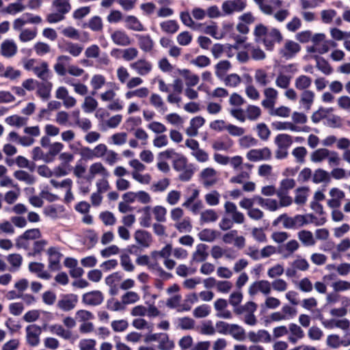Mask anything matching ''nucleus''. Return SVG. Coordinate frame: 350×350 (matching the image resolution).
Instances as JSON below:
<instances>
[{
  "label": "nucleus",
  "mask_w": 350,
  "mask_h": 350,
  "mask_svg": "<svg viewBox=\"0 0 350 350\" xmlns=\"http://www.w3.org/2000/svg\"><path fill=\"white\" fill-rule=\"evenodd\" d=\"M326 218L321 217L319 219L312 214L296 215L289 217L286 214L280 215L274 221L273 225L282 223L284 228L298 229L309 224H314L315 226H323L326 222Z\"/></svg>",
  "instance_id": "1"
},
{
  "label": "nucleus",
  "mask_w": 350,
  "mask_h": 350,
  "mask_svg": "<svg viewBox=\"0 0 350 350\" xmlns=\"http://www.w3.org/2000/svg\"><path fill=\"white\" fill-rule=\"evenodd\" d=\"M312 44L306 49L309 53L323 55L327 53L330 48H336L337 43L332 40H327L323 33H314L312 40Z\"/></svg>",
  "instance_id": "2"
},
{
  "label": "nucleus",
  "mask_w": 350,
  "mask_h": 350,
  "mask_svg": "<svg viewBox=\"0 0 350 350\" xmlns=\"http://www.w3.org/2000/svg\"><path fill=\"white\" fill-rule=\"evenodd\" d=\"M258 305L253 301H249L244 304L233 310L237 316L243 315V322L250 326H254L257 323V318L254 313L257 310Z\"/></svg>",
  "instance_id": "3"
},
{
  "label": "nucleus",
  "mask_w": 350,
  "mask_h": 350,
  "mask_svg": "<svg viewBox=\"0 0 350 350\" xmlns=\"http://www.w3.org/2000/svg\"><path fill=\"white\" fill-rule=\"evenodd\" d=\"M274 144L276 146L275 158L277 159H284L288 155V150L293 144V137L286 133L278 134L274 138Z\"/></svg>",
  "instance_id": "4"
},
{
  "label": "nucleus",
  "mask_w": 350,
  "mask_h": 350,
  "mask_svg": "<svg viewBox=\"0 0 350 350\" xmlns=\"http://www.w3.org/2000/svg\"><path fill=\"white\" fill-rule=\"evenodd\" d=\"M297 311L292 306L285 304L281 310L272 312L269 315V319L272 322H281L291 320L296 315Z\"/></svg>",
  "instance_id": "5"
},
{
  "label": "nucleus",
  "mask_w": 350,
  "mask_h": 350,
  "mask_svg": "<svg viewBox=\"0 0 350 350\" xmlns=\"http://www.w3.org/2000/svg\"><path fill=\"white\" fill-rule=\"evenodd\" d=\"M41 327L36 324H30L25 327V340L27 344L32 347H38L40 343Z\"/></svg>",
  "instance_id": "6"
},
{
  "label": "nucleus",
  "mask_w": 350,
  "mask_h": 350,
  "mask_svg": "<svg viewBox=\"0 0 350 350\" xmlns=\"http://www.w3.org/2000/svg\"><path fill=\"white\" fill-rule=\"evenodd\" d=\"M42 21V18L38 15H33L31 13H25L20 17L14 20L12 27L14 30L19 31L27 24H39Z\"/></svg>",
  "instance_id": "7"
},
{
  "label": "nucleus",
  "mask_w": 350,
  "mask_h": 350,
  "mask_svg": "<svg viewBox=\"0 0 350 350\" xmlns=\"http://www.w3.org/2000/svg\"><path fill=\"white\" fill-rule=\"evenodd\" d=\"M271 150L268 147L258 149H251L246 153V158L252 162L269 161L271 159Z\"/></svg>",
  "instance_id": "8"
},
{
  "label": "nucleus",
  "mask_w": 350,
  "mask_h": 350,
  "mask_svg": "<svg viewBox=\"0 0 350 350\" xmlns=\"http://www.w3.org/2000/svg\"><path fill=\"white\" fill-rule=\"evenodd\" d=\"M271 291V282L265 280L254 282L249 286L247 290V293L251 297H254L259 292L267 295L270 294Z\"/></svg>",
  "instance_id": "9"
},
{
  "label": "nucleus",
  "mask_w": 350,
  "mask_h": 350,
  "mask_svg": "<svg viewBox=\"0 0 350 350\" xmlns=\"http://www.w3.org/2000/svg\"><path fill=\"white\" fill-rule=\"evenodd\" d=\"M96 176L109 177V172L100 161L94 162L89 166L86 178L91 182Z\"/></svg>",
  "instance_id": "10"
},
{
  "label": "nucleus",
  "mask_w": 350,
  "mask_h": 350,
  "mask_svg": "<svg viewBox=\"0 0 350 350\" xmlns=\"http://www.w3.org/2000/svg\"><path fill=\"white\" fill-rule=\"evenodd\" d=\"M267 40H264V46L267 51H273L275 44H280L283 40L281 31L275 27H270Z\"/></svg>",
  "instance_id": "11"
},
{
  "label": "nucleus",
  "mask_w": 350,
  "mask_h": 350,
  "mask_svg": "<svg viewBox=\"0 0 350 350\" xmlns=\"http://www.w3.org/2000/svg\"><path fill=\"white\" fill-rule=\"evenodd\" d=\"M130 68L139 76H146L152 70V64L144 58H141L130 64Z\"/></svg>",
  "instance_id": "12"
},
{
  "label": "nucleus",
  "mask_w": 350,
  "mask_h": 350,
  "mask_svg": "<svg viewBox=\"0 0 350 350\" xmlns=\"http://www.w3.org/2000/svg\"><path fill=\"white\" fill-rule=\"evenodd\" d=\"M301 50L300 45L291 40L285 41L283 46L280 49V55L286 59L293 57Z\"/></svg>",
  "instance_id": "13"
},
{
  "label": "nucleus",
  "mask_w": 350,
  "mask_h": 350,
  "mask_svg": "<svg viewBox=\"0 0 350 350\" xmlns=\"http://www.w3.org/2000/svg\"><path fill=\"white\" fill-rule=\"evenodd\" d=\"M78 303V297L75 294H66L62 297L57 303V307L64 311L69 312L73 310Z\"/></svg>",
  "instance_id": "14"
},
{
  "label": "nucleus",
  "mask_w": 350,
  "mask_h": 350,
  "mask_svg": "<svg viewBox=\"0 0 350 350\" xmlns=\"http://www.w3.org/2000/svg\"><path fill=\"white\" fill-rule=\"evenodd\" d=\"M278 91L273 87H266L263 90L265 98L262 100L261 105L265 109L273 108L278 98Z\"/></svg>",
  "instance_id": "15"
},
{
  "label": "nucleus",
  "mask_w": 350,
  "mask_h": 350,
  "mask_svg": "<svg viewBox=\"0 0 350 350\" xmlns=\"http://www.w3.org/2000/svg\"><path fill=\"white\" fill-rule=\"evenodd\" d=\"M110 38L113 44L118 46H127L132 43L130 36L122 29L113 31L110 34Z\"/></svg>",
  "instance_id": "16"
},
{
  "label": "nucleus",
  "mask_w": 350,
  "mask_h": 350,
  "mask_svg": "<svg viewBox=\"0 0 350 350\" xmlns=\"http://www.w3.org/2000/svg\"><path fill=\"white\" fill-rule=\"evenodd\" d=\"M200 180L206 187L213 186L217 182V172L212 167L204 168L200 173Z\"/></svg>",
  "instance_id": "17"
},
{
  "label": "nucleus",
  "mask_w": 350,
  "mask_h": 350,
  "mask_svg": "<svg viewBox=\"0 0 350 350\" xmlns=\"http://www.w3.org/2000/svg\"><path fill=\"white\" fill-rule=\"evenodd\" d=\"M221 12L223 16H230L234 12H241L244 10L243 3H237L234 0H226L221 3Z\"/></svg>",
  "instance_id": "18"
},
{
  "label": "nucleus",
  "mask_w": 350,
  "mask_h": 350,
  "mask_svg": "<svg viewBox=\"0 0 350 350\" xmlns=\"http://www.w3.org/2000/svg\"><path fill=\"white\" fill-rule=\"evenodd\" d=\"M198 28L200 29L204 33L210 35L217 40L222 39L225 33L223 31L219 30L217 23L211 22L208 25L198 24Z\"/></svg>",
  "instance_id": "19"
},
{
  "label": "nucleus",
  "mask_w": 350,
  "mask_h": 350,
  "mask_svg": "<svg viewBox=\"0 0 350 350\" xmlns=\"http://www.w3.org/2000/svg\"><path fill=\"white\" fill-rule=\"evenodd\" d=\"M18 51L16 42L11 39H6L2 42L0 46V53L5 58L13 57Z\"/></svg>",
  "instance_id": "20"
},
{
  "label": "nucleus",
  "mask_w": 350,
  "mask_h": 350,
  "mask_svg": "<svg viewBox=\"0 0 350 350\" xmlns=\"http://www.w3.org/2000/svg\"><path fill=\"white\" fill-rule=\"evenodd\" d=\"M272 127L277 131H290L294 133L306 132L308 127L301 128L291 122L275 121L272 123Z\"/></svg>",
  "instance_id": "21"
},
{
  "label": "nucleus",
  "mask_w": 350,
  "mask_h": 350,
  "mask_svg": "<svg viewBox=\"0 0 350 350\" xmlns=\"http://www.w3.org/2000/svg\"><path fill=\"white\" fill-rule=\"evenodd\" d=\"M46 254L49 257V267L52 270L57 269L62 258L59 247H51L47 250Z\"/></svg>",
  "instance_id": "22"
},
{
  "label": "nucleus",
  "mask_w": 350,
  "mask_h": 350,
  "mask_svg": "<svg viewBox=\"0 0 350 350\" xmlns=\"http://www.w3.org/2000/svg\"><path fill=\"white\" fill-rule=\"evenodd\" d=\"M104 299L103 293L99 291H93L85 293L82 297V302L88 306L100 305Z\"/></svg>",
  "instance_id": "23"
},
{
  "label": "nucleus",
  "mask_w": 350,
  "mask_h": 350,
  "mask_svg": "<svg viewBox=\"0 0 350 350\" xmlns=\"http://www.w3.org/2000/svg\"><path fill=\"white\" fill-rule=\"evenodd\" d=\"M43 213L48 217L56 219L64 216L65 208L62 205L53 204L45 207Z\"/></svg>",
  "instance_id": "24"
},
{
  "label": "nucleus",
  "mask_w": 350,
  "mask_h": 350,
  "mask_svg": "<svg viewBox=\"0 0 350 350\" xmlns=\"http://www.w3.org/2000/svg\"><path fill=\"white\" fill-rule=\"evenodd\" d=\"M139 49L144 53H150L154 46V42L148 34H140L137 36Z\"/></svg>",
  "instance_id": "25"
},
{
  "label": "nucleus",
  "mask_w": 350,
  "mask_h": 350,
  "mask_svg": "<svg viewBox=\"0 0 350 350\" xmlns=\"http://www.w3.org/2000/svg\"><path fill=\"white\" fill-rule=\"evenodd\" d=\"M33 72L39 79L46 81L51 77V71L46 62L40 60Z\"/></svg>",
  "instance_id": "26"
},
{
  "label": "nucleus",
  "mask_w": 350,
  "mask_h": 350,
  "mask_svg": "<svg viewBox=\"0 0 350 350\" xmlns=\"http://www.w3.org/2000/svg\"><path fill=\"white\" fill-rule=\"evenodd\" d=\"M288 332L290 334L288 336V340L292 344L297 343L304 337V330L296 323H291L288 325Z\"/></svg>",
  "instance_id": "27"
},
{
  "label": "nucleus",
  "mask_w": 350,
  "mask_h": 350,
  "mask_svg": "<svg viewBox=\"0 0 350 350\" xmlns=\"http://www.w3.org/2000/svg\"><path fill=\"white\" fill-rule=\"evenodd\" d=\"M49 332L64 340H70L72 338V332L66 329L63 325L57 323L49 325L47 327Z\"/></svg>",
  "instance_id": "28"
},
{
  "label": "nucleus",
  "mask_w": 350,
  "mask_h": 350,
  "mask_svg": "<svg viewBox=\"0 0 350 350\" xmlns=\"http://www.w3.org/2000/svg\"><path fill=\"white\" fill-rule=\"evenodd\" d=\"M269 30L270 27L263 24L259 23L256 25L253 30L254 41L256 43L262 44L264 45V40H267Z\"/></svg>",
  "instance_id": "29"
},
{
  "label": "nucleus",
  "mask_w": 350,
  "mask_h": 350,
  "mask_svg": "<svg viewBox=\"0 0 350 350\" xmlns=\"http://www.w3.org/2000/svg\"><path fill=\"white\" fill-rule=\"evenodd\" d=\"M134 239L142 247H148L152 243L151 234L142 230H137L134 233Z\"/></svg>",
  "instance_id": "30"
},
{
  "label": "nucleus",
  "mask_w": 350,
  "mask_h": 350,
  "mask_svg": "<svg viewBox=\"0 0 350 350\" xmlns=\"http://www.w3.org/2000/svg\"><path fill=\"white\" fill-rule=\"evenodd\" d=\"M178 74L185 80L186 87L196 86L200 81L199 77L188 69L178 70Z\"/></svg>",
  "instance_id": "31"
},
{
  "label": "nucleus",
  "mask_w": 350,
  "mask_h": 350,
  "mask_svg": "<svg viewBox=\"0 0 350 350\" xmlns=\"http://www.w3.org/2000/svg\"><path fill=\"white\" fill-rule=\"evenodd\" d=\"M59 48L63 52L68 53L73 57H78L82 53L83 46L70 41L65 42Z\"/></svg>",
  "instance_id": "32"
},
{
  "label": "nucleus",
  "mask_w": 350,
  "mask_h": 350,
  "mask_svg": "<svg viewBox=\"0 0 350 350\" xmlns=\"http://www.w3.org/2000/svg\"><path fill=\"white\" fill-rule=\"evenodd\" d=\"M207 250L208 246L206 245L203 243L198 244L196 247V250L192 254L193 260L197 262H204L208 256Z\"/></svg>",
  "instance_id": "33"
},
{
  "label": "nucleus",
  "mask_w": 350,
  "mask_h": 350,
  "mask_svg": "<svg viewBox=\"0 0 350 350\" xmlns=\"http://www.w3.org/2000/svg\"><path fill=\"white\" fill-rule=\"evenodd\" d=\"M297 237L301 243L306 247H312L316 245V239L310 230H302L298 232Z\"/></svg>",
  "instance_id": "34"
},
{
  "label": "nucleus",
  "mask_w": 350,
  "mask_h": 350,
  "mask_svg": "<svg viewBox=\"0 0 350 350\" xmlns=\"http://www.w3.org/2000/svg\"><path fill=\"white\" fill-rule=\"evenodd\" d=\"M254 79L260 86L266 87L272 81V77L269 76L266 70L259 68L255 70Z\"/></svg>",
  "instance_id": "35"
},
{
  "label": "nucleus",
  "mask_w": 350,
  "mask_h": 350,
  "mask_svg": "<svg viewBox=\"0 0 350 350\" xmlns=\"http://www.w3.org/2000/svg\"><path fill=\"white\" fill-rule=\"evenodd\" d=\"M29 269L31 272L36 273L40 278L48 280L51 278L50 274L44 271V265L41 262H30Z\"/></svg>",
  "instance_id": "36"
},
{
  "label": "nucleus",
  "mask_w": 350,
  "mask_h": 350,
  "mask_svg": "<svg viewBox=\"0 0 350 350\" xmlns=\"http://www.w3.org/2000/svg\"><path fill=\"white\" fill-rule=\"evenodd\" d=\"M125 27L135 31H143L145 30L144 25L135 16H127L124 18Z\"/></svg>",
  "instance_id": "37"
},
{
  "label": "nucleus",
  "mask_w": 350,
  "mask_h": 350,
  "mask_svg": "<svg viewBox=\"0 0 350 350\" xmlns=\"http://www.w3.org/2000/svg\"><path fill=\"white\" fill-rule=\"evenodd\" d=\"M52 83L51 82L40 83L37 85V95L42 100H47L51 97V92L52 90Z\"/></svg>",
  "instance_id": "38"
},
{
  "label": "nucleus",
  "mask_w": 350,
  "mask_h": 350,
  "mask_svg": "<svg viewBox=\"0 0 350 350\" xmlns=\"http://www.w3.org/2000/svg\"><path fill=\"white\" fill-rule=\"evenodd\" d=\"M315 98L314 93L311 90H305L301 94L299 103L306 110H310Z\"/></svg>",
  "instance_id": "39"
},
{
  "label": "nucleus",
  "mask_w": 350,
  "mask_h": 350,
  "mask_svg": "<svg viewBox=\"0 0 350 350\" xmlns=\"http://www.w3.org/2000/svg\"><path fill=\"white\" fill-rule=\"evenodd\" d=\"M175 324L177 329L182 330H191L195 327V321L189 317H180L176 319Z\"/></svg>",
  "instance_id": "40"
},
{
  "label": "nucleus",
  "mask_w": 350,
  "mask_h": 350,
  "mask_svg": "<svg viewBox=\"0 0 350 350\" xmlns=\"http://www.w3.org/2000/svg\"><path fill=\"white\" fill-rule=\"evenodd\" d=\"M258 141L251 135H243L238 140L239 146L241 149H248L258 145Z\"/></svg>",
  "instance_id": "41"
},
{
  "label": "nucleus",
  "mask_w": 350,
  "mask_h": 350,
  "mask_svg": "<svg viewBox=\"0 0 350 350\" xmlns=\"http://www.w3.org/2000/svg\"><path fill=\"white\" fill-rule=\"evenodd\" d=\"M233 146V142L230 138L217 139L212 144V148L216 151H228Z\"/></svg>",
  "instance_id": "42"
},
{
  "label": "nucleus",
  "mask_w": 350,
  "mask_h": 350,
  "mask_svg": "<svg viewBox=\"0 0 350 350\" xmlns=\"http://www.w3.org/2000/svg\"><path fill=\"white\" fill-rule=\"evenodd\" d=\"M150 103L157 111L165 113L167 111V106L165 105L162 97L156 93H152L150 96Z\"/></svg>",
  "instance_id": "43"
},
{
  "label": "nucleus",
  "mask_w": 350,
  "mask_h": 350,
  "mask_svg": "<svg viewBox=\"0 0 350 350\" xmlns=\"http://www.w3.org/2000/svg\"><path fill=\"white\" fill-rule=\"evenodd\" d=\"M98 103L93 96H85L81 108L86 113H91L94 112L98 107Z\"/></svg>",
  "instance_id": "44"
},
{
  "label": "nucleus",
  "mask_w": 350,
  "mask_h": 350,
  "mask_svg": "<svg viewBox=\"0 0 350 350\" xmlns=\"http://www.w3.org/2000/svg\"><path fill=\"white\" fill-rule=\"evenodd\" d=\"M323 325L326 327H337L342 330H348L350 327V321L347 319H333L324 322Z\"/></svg>",
  "instance_id": "45"
},
{
  "label": "nucleus",
  "mask_w": 350,
  "mask_h": 350,
  "mask_svg": "<svg viewBox=\"0 0 350 350\" xmlns=\"http://www.w3.org/2000/svg\"><path fill=\"white\" fill-rule=\"evenodd\" d=\"M291 79L292 77L284 72H280L275 79V84L278 88L287 89L291 85Z\"/></svg>",
  "instance_id": "46"
},
{
  "label": "nucleus",
  "mask_w": 350,
  "mask_h": 350,
  "mask_svg": "<svg viewBox=\"0 0 350 350\" xmlns=\"http://www.w3.org/2000/svg\"><path fill=\"white\" fill-rule=\"evenodd\" d=\"M218 235L219 232L217 231L210 228L203 229L198 234L200 241L208 243L213 242Z\"/></svg>",
  "instance_id": "47"
},
{
  "label": "nucleus",
  "mask_w": 350,
  "mask_h": 350,
  "mask_svg": "<svg viewBox=\"0 0 350 350\" xmlns=\"http://www.w3.org/2000/svg\"><path fill=\"white\" fill-rule=\"evenodd\" d=\"M228 334H230L234 339L241 341L245 338V332L241 326L231 323Z\"/></svg>",
  "instance_id": "48"
},
{
  "label": "nucleus",
  "mask_w": 350,
  "mask_h": 350,
  "mask_svg": "<svg viewBox=\"0 0 350 350\" xmlns=\"http://www.w3.org/2000/svg\"><path fill=\"white\" fill-rule=\"evenodd\" d=\"M230 67L231 65L228 61H220L215 66V74L217 78L223 79L226 73L230 70Z\"/></svg>",
  "instance_id": "49"
},
{
  "label": "nucleus",
  "mask_w": 350,
  "mask_h": 350,
  "mask_svg": "<svg viewBox=\"0 0 350 350\" xmlns=\"http://www.w3.org/2000/svg\"><path fill=\"white\" fill-rule=\"evenodd\" d=\"M174 228L180 233L190 232L193 228L190 217H184L178 222L174 223Z\"/></svg>",
  "instance_id": "50"
},
{
  "label": "nucleus",
  "mask_w": 350,
  "mask_h": 350,
  "mask_svg": "<svg viewBox=\"0 0 350 350\" xmlns=\"http://www.w3.org/2000/svg\"><path fill=\"white\" fill-rule=\"evenodd\" d=\"M312 84V79L306 75H301L295 80V87L299 90H307Z\"/></svg>",
  "instance_id": "51"
},
{
  "label": "nucleus",
  "mask_w": 350,
  "mask_h": 350,
  "mask_svg": "<svg viewBox=\"0 0 350 350\" xmlns=\"http://www.w3.org/2000/svg\"><path fill=\"white\" fill-rule=\"evenodd\" d=\"M159 350H173L175 347L174 342L171 340L167 334L163 333L158 342Z\"/></svg>",
  "instance_id": "52"
},
{
  "label": "nucleus",
  "mask_w": 350,
  "mask_h": 350,
  "mask_svg": "<svg viewBox=\"0 0 350 350\" xmlns=\"http://www.w3.org/2000/svg\"><path fill=\"white\" fill-rule=\"evenodd\" d=\"M14 176L19 181L23 182L27 185H32L36 181V178L32 174L23 170L14 172Z\"/></svg>",
  "instance_id": "53"
},
{
  "label": "nucleus",
  "mask_w": 350,
  "mask_h": 350,
  "mask_svg": "<svg viewBox=\"0 0 350 350\" xmlns=\"http://www.w3.org/2000/svg\"><path fill=\"white\" fill-rule=\"evenodd\" d=\"M106 83L105 77L100 74L92 76L90 80V85L94 90L92 94H95L98 90L102 88Z\"/></svg>",
  "instance_id": "54"
},
{
  "label": "nucleus",
  "mask_w": 350,
  "mask_h": 350,
  "mask_svg": "<svg viewBox=\"0 0 350 350\" xmlns=\"http://www.w3.org/2000/svg\"><path fill=\"white\" fill-rule=\"evenodd\" d=\"M170 184V180L167 178H163L154 182L150 186V189L155 193L163 192L168 188Z\"/></svg>",
  "instance_id": "55"
},
{
  "label": "nucleus",
  "mask_w": 350,
  "mask_h": 350,
  "mask_svg": "<svg viewBox=\"0 0 350 350\" xmlns=\"http://www.w3.org/2000/svg\"><path fill=\"white\" fill-rule=\"evenodd\" d=\"M258 204L264 208L267 209L270 211H277L280 205L277 200L270 198H258Z\"/></svg>",
  "instance_id": "56"
},
{
  "label": "nucleus",
  "mask_w": 350,
  "mask_h": 350,
  "mask_svg": "<svg viewBox=\"0 0 350 350\" xmlns=\"http://www.w3.org/2000/svg\"><path fill=\"white\" fill-rule=\"evenodd\" d=\"M316 67L324 75H329L333 72L330 64L323 57H316Z\"/></svg>",
  "instance_id": "57"
},
{
  "label": "nucleus",
  "mask_w": 350,
  "mask_h": 350,
  "mask_svg": "<svg viewBox=\"0 0 350 350\" xmlns=\"http://www.w3.org/2000/svg\"><path fill=\"white\" fill-rule=\"evenodd\" d=\"M243 299V294L242 291L237 290L230 293L229 295L228 302L233 308V310H235V308H238L241 306L240 304L242 302Z\"/></svg>",
  "instance_id": "58"
},
{
  "label": "nucleus",
  "mask_w": 350,
  "mask_h": 350,
  "mask_svg": "<svg viewBox=\"0 0 350 350\" xmlns=\"http://www.w3.org/2000/svg\"><path fill=\"white\" fill-rule=\"evenodd\" d=\"M18 39L21 42H27L33 40L37 36L36 29H22L20 30Z\"/></svg>",
  "instance_id": "59"
},
{
  "label": "nucleus",
  "mask_w": 350,
  "mask_h": 350,
  "mask_svg": "<svg viewBox=\"0 0 350 350\" xmlns=\"http://www.w3.org/2000/svg\"><path fill=\"white\" fill-rule=\"evenodd\" d=\"M160 27L163 31L172 34L176 33L179 29L177 22L173 20H168L161 23Z\"/></svg>",
  "instance_id": "60"
},
{
  "label": "nucleus",
  "mask_w": 350,
  "mask_h": 350,
  "mask_svg": "<svg viewBox=\"0 0 350 350\" xmlns=\"http://www.w3.org/2000/svg\"><path fill=\"white\" fill-rule=\"evenodd\" d=\"M329 150L327 148H319L311 154L310 159L314 163H320L327 159Z\"/></svg>",
  "instance_id": "61"
},
{
  "label": "nucleus",
  "mask_w": 350,
  "mask_h": 350,
  "mask_svg": "<svg viewBox=\"0 0 350 350\" xmlns=\"http://www.w3.org/2000/svg\"><path fill=\"white\" fill-rule=\"evenodd\" d=\"M218 217L217 213L213 209H206L200 213V221L202 223L215 222Z\"/></svg>",
  "instance_id": "62"
},
{
  "label": "nucleus",
  "mask_w": 350,
  "mask_h": 350,
  "mask_svg": "<svg viewBox=\"0 0 350 350\" xmlns=\"http://www.w3.org/2000/svg\"><path fill=\"white\" fill-rule=\"evenodd\" d=\"M261 115V109L259 107L256 105H248L245 109L246 119L255 121Z\"/></svg>",
  "instance_id": "63"
},
{
  "label": "nucleus",
  "mask_w": 350,
  "mask_h": 350,
  "mask_svg": "<svg viewBox=\"0 0 350 350\" xmlns=\"http://www.w3.org/2000/svg\"><path fill=\"white\" fill-rule=\"evenodd\" d=\"M53 5L57 12L64 15L69 12L71 10V5L69 0H54Z\"/></svg>",
  "instance_id": "64"
}]
</instances>
